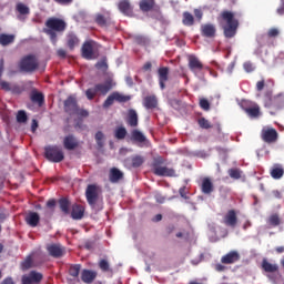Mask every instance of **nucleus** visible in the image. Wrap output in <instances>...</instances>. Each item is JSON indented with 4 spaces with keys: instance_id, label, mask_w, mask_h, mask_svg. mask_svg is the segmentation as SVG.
<instances>
[{
    "instance_id": "obj_1",
    "label": "nucleus",
    "mask_w": 284,
    "mask_h": 284,
    "mask_svg": "<svg viewBox=\"0 0 284 284\" xmlns=\"http://www.w3.org/2000/svg\"><path fill=\"white\" fill-rule=\"evenodd\" d=\"M65 30V22L61 19L51 18L47 21V29H44L45 34H48L52 43H57V33L63 32Z\"/></svg>"
},
{
    "instance_id": "obj_2",
    "label": "nucleus",
    "mask_w": 284,
    "mask_h": 284,
    "mask_svg": "<svg viewBox=\"0 0 284 284\" xmlns=\"http://www.w3.org/2000/svg\"><path fill=\"white\" fill-rule=\"evenodd\" d=\"M222 18L226 22L224 26V34L227 39H232L236 34V28H239V20L234 19V13L224 11Z\"/></svg>"
},
{
    "instance_id": "obj_3",
    "label": "nucleus",
    "mask_w": 284,
    "mask_h": 284,
    "mask_svg": "<svg viewBox=\"0 0 284 284\" xmlns=\"http://www.w3.org/2000/svg\"><path fill=\"white\" fill-rule=\"evenodd\" d=\"M111 88H114V81H112V78H109L104 83H100L94 88L88 89L85 94L89 101H92L98 92H100V94H108Z\"/></svg>"
},
{
    "instance_id": "obj_4",
    "label": "nucleus",
    "mask_w": 284,
    "mask_h": 284,
    "mask_svg": "<svg viewBox=\"0 0 284 284\" xmlns=\"http://www.w3.org/2000/svg\"><path fill=\"white\" fill-rule=\"evenodd\" d=\"M82 57L91 61L99 57V44L94 41H87L82 45Z\"/></svg>"
},
{
    "instance_id": "obj_5",
    "label": "nucleus",
    "mask_w": 284,
    "mask_h": 284,
    "mask_svg": "<svg viewBox=\"0 0 284 284\" xmlns=\"http://www.w3.org/2000/svg\"><path fill=\"white\" fill-rule=\"evenodd\" d=\"M64 110L68 114H75L77 116H88V111L79 109L77 99L70 97L64 101Z\"/></svg>"
},
{
    "instance_id": "obj_6",
    "label": "nucleus",
    "mask_w": 284,
    "mask_h": 284,
    "mask_svg": "<svg viewBox=\"0 0 284 284\" xmlns=\"http://www.w3.org/2000/svg\"><path fill=\"white\" fill-rule=\"evenodd\" d=\"M45 158L52 163H61V161L64 159L63 150H61L59 146H47Z\"/></svg>"
},
{
    "instance_id": "obj_7",
    "label": "nucleus",
    "mask_w": 284,
    "mask_h": 284,
    "mask_svg": "<svg viewBox=\"0 0 284 284\" xmlns=\"http://www.w3.org/2000/svg\"><path fill=\"white\" fill-rule=\"evenodd\" d=\"M37 68H39V60L34 55H27L20 61L22 72H34Z\"/></svg>"
},
{
    "instance_id": "obj_8",
    "label": "nucleus",
    "mask_w": 284,
    "mask_h": 284,
    "mask_svg": "<svg viewBox=\"0 0 284 284\" xmlns=\"http://www.w3.org/2000/svg\"><path fill=\"white\" fill-rule=\"evenodd\" d=\"M99 194H101V189L97 184L88 185L85 190V197L91 207H94L97 201H99Z\"/></svg>"
},
{
    "instance_id": "obj_9",
    "label": "nucleus",
    "mask_w": 284,
    "mask_h": 284,
    "mask_svg": "<svg viewBox=\"0 0 284 284\" xmlns=\"http://www.w3.org/2000/svg\"><path fill=\"white\" fill-rule=\"evenodd\" d=\"M241 108H242V110H244V112H246V114L251 119H256V118L261 116V108H258V104H256V103L244 100L241 103Z\"/></svg>"
},
{
    "instance_id": "obj_10",
    "label": "nucleus",
    "mask_w": 284,
    "mask_h": 284,
    "mask_svg": "<svg viewBox=\"0 0 284 284\" xmlns=\"http://www.w3.org/2000/svg\"><path fill=\"white\" fill-rule=\"evenodd\" d=\"M43 280V274L31 271L29 274L22 276V284H39Z\"/></svg>"
},
{
    "instance_id": "obj_11",
    "label": "nucleus",
    "mask_w": 284,
    "mask_h": 284,
    "mask_svg": "<svg viewBox=\"0 0 284 284\" xmlns=\"http://www.w3.org/2000/svg\"><path fill=\"white\" fill-rule=\"evenodd\" d=\"M262 139L265 143H274L278 139V132L270 126H264L262 130Z\"/></svg>"
},
{
    "instance_id": "obj_12",
    "label": "nucleus",
    "mask_w": 284,
    "mask_h": 284,
    "mask_svg": "<svg viewBox=\"0 0 284 284\" xmlns=\"http://www.w3.org/2000/svg\"><path fill=\"white\" fill-rule=\"evenodd\" d=\"M224 225L227 227H236V223H239V217H236V212L234 210L229 211L223 219Z\"/></svg>"
},
{
    "instance_id": "obj_13",
    "label": "nucleus",
    "mask_w": 284,
    "mask_h": 284,
    "mask_svg": "<svg viewBox=\"0 0 284 284\" xmlns=\"http://www.w3.org/2000/svg\"><path fill=\"white\" fill-rule=\"evenodd\" d=\"M159 83L161 90H165V82L170 79V69L162 67L158 70Z\"/></svg>"
},
{
    "instance_id": "obj_14",
    "label": "nucleus",
    "mask_w": 284,
    "mask_h": 284,
    "mask_svg": "<svg viewBox=\"0 0 284 284\" xmlns=\"http://www.w3.org/2000/svg\"><path fill=\"white\" fill-rule=\"evenodd\" d=\"M49 254L51 256H53L54 258H59L60 256H63L64 254V250L63 246H61V244H50L47 247Z\"/></svg>"
},
{
    "instance_id": "obj_15",
    "label": "nucleus",
    "mask_w": 284,
    "mask_h": 284,
    "mask_svg": "<svg viewBox=\"0 0 284 284\" xmlns=\"http://www.w3.org/2000/svg\"><path fill=\"white\" fill-rule=\"evenodd\" d=\"M154 174L156 176H176V172L168 166H155Z\"/></svg>"
},
{
    "instance_id": "obj_16",
    "label": "nucleus",
    "mask_w": 284,
    "mask_h": 284,
    "mask_svg": "<svg viewBox=\"0 0 284 284\" xmlns=\"http://www.w3.org/2000/svg\"><path fill=\"white\" fill-rule=\"evenodd\" d=\"M145 159L141 155H135L131 159V162H130V159L125 160L124 161V165L126 168H141V165H143Z\"/></svg>"
},
{
    "instance_id": "obj_17",
    "label": "nucleus",
    "mask_w": 284,
    "mask_h": 284,
    "mask_svg": "<svg viewBox=\"0 0 284 284\" xmlns=\"http://www.w3.org/2000/svg\"><path fill=\"white\" fill-rule=\"evenodd\" d=\"M239 258H241V255H239V252L232 251L222 257V263H225V264L236 263Z\"/></svg>"
},
{
    "instance_id": "obj_18",
    "label": "nucleus",
    "mask_w": 284,
    "mask_h": 284,
    "mask_svg": "<svg viewBox=\"0 0 284 284\" xmlns=\"http://www.w3.org/2000/svg\"><path fill=\"white\" fill-rule=\"evenodd\" d=\"M189 67L192 72H196V70H203V63L199 60V58L194 55L189 57Z\"/></svg>"
},
{
    "instance_id": "obj_19",
    "label": "nucleus",
    "mask_w": 284,
    "mask_h": 284,
    "mask_svg": "<svg viewBox=\"0 0 284 284\" xmlns=\"http://www.w3.org/2000/svg\"><path fill=\"white\" fill-rule=\"evenodd\" d=\"M262 270L267 272V274H276V272H278V264H272L267 260H263Z\"/></svg>"
},
{
    "instance_id": "obj_20",
    "label": "nucleus",
    "mask_w": 284,
    "mask_h": 284,
    "mask_svg": "<svg viewBox=\"0 0 284 284\" xmlns=\"http://www.w3.org/2000/svg\"><path fill=\"white\" fill-rule=\"evenodd\" d=\"M284 169L281 164H274L271 169V176L272 179L278 180L283 179Z\"/></svg>"
},
{
    "instance_id": "obj_21",
    "label": "nucleus",
    "mask_w": 284,
    "mask_h": 284,
    "mask_svg": "<svg viewBox=\"0 0 284 284\" xmlns=\"http://www.w3.org/2000/svg\"><path fill=\"white\" fill-rule=\"evenodd\" d=\"M40 219L41 217L39 216V213L31 212L27 215L26 221L31 227H37V225H39Z\"/></svg>"
},
{
    "instance_id": "obj_22",
    "label": "nucleus",
    "mask_w": 284,
    "mask_h": 284,
    "mask_svg": "<svg viewBox=\"0 0 284 284\" xmlns=\"http://www.w3.org/2000/svg\"><path fill=\"white\" fill-rule=\"evenodd\" d=\"M109 179L111 183H119L121 179H123V172H121L119 169L113 168L110 170Z\"/></svg>"
},
{
    "instance_id": "obj_23",
    "label": "nucleus",
    "mask_w": 284,
    "mask_h": 284,
    "mask_svg": "<svg viewBox=\"0 0 284 284\" xmlns=\"http://www.w3.org/2000/svg\"><path fill=\"white\" fill-rule=\"evenodd\" d=\"M118 7L120 12H122L123 14L132 13V4H130V0H121Z\"/></svg>"
},
{
    "instance_id": "obj_24",
    "label": "nucleus",
    "mask_w": 284,
    "mask_h": 284,
    "mask_svg": "<svg viewBox=\"0 0 284 284\" xmlns=\"http://www.w3.org/2000/svg\"><path fill=\"white\" fill-rule=\"evenodd\" d=\"M97 278V272L84 270L82 271V281L83 283H92Z\"/></svg>"
},
{
    "instance_id": "obj_25",
    "label": "nucleus",
    "mask_w": 284,
    "mask_h": 284,
    "mask_svg": "<svg viewBox=\"0 0 284 284\" xmlns=\"http://www.w3.org/2000/svg\"><path fill=\"white\" fill-rule=\"evenodd\" d=\"M83 214L84 210L82 209V206H79L77 204L73 205L71 216L72 219H74V221H81V219H83Z\"/></svg>"
},
{
    "instance_id": "obj_26",
    "label": "nucleus",
    "mask_w": 284,
    "mask_h": 284,
    "mask_svg": "<svg viewBox=\"0 0 284 284\" xmlns=\"http://www.w3.org/2000/svg\"><path fill=\"white\" fill-rule=\"evenodd\" d=\"M128 123L131 125V128H136L139 125V115L136 114V111H129Z\"/></svg>"
},
{
    "instance_id": "obj_27",
    "label": "nucleus",
    "mask_w": 284,
    "mask_h": 284,
    "mask_svg": "<svg viewBox=\"0 0 284 284\" xmlns=\"http://www.w3.org/2000/svg\"><path fill=\"white\" fill-rule=\"evenodd\" d=\"M201 30L204 37H214V34H216V28H214V24H203Z\"/></svg>"
},
{
    "instance_id": "obj_28",
    "label": "nucleus",
    "mask_w": 284,
    "mask_h": 284,
    "mask_svg": "<svg viewBox=\"0 0 284 284\" xmlns=\"http://www.w3.org/2000/svg\"><path fill=\"white\" fill-rule=\"evenodd\" d=\"M78 145L77 139L72 135L64 138L65 150H74Z\"/></svg>"
},
{
    "instance_id": "obj_29",
    "label": "nucleus",
    "mask_w": 284,
    "mask_h": 284,
    "mask_svg": "<svg viewBox=\"0 0 284 284\" xmlns=\"http://www.w3.org/2000/svg\"><path fill=\"white\" fill-rule=\"evenodd\" d=\"M132 141H136V143H145L146 139L143 132L139 130H133L131 133Z\"/></svg>"
},
{
    "instance_id": "obj_30",
    "label": "nucleus",
    "mask_w": 284,
    "mask_h": 284,
    "mask_svg": "<svg viewBox=\"0 0 284 284\" xmlns=\"http://www.w3.org/2000/svg\"><path fill=\"white\" fill-rule=\"evenodd\" d=\"M67 43L70 48V50H74L77 45H79V38L74 36V33H69L67 38Z\"/></svg>"
},
{
    "instance_id": "obj_31",
    "label": "nucleus",
    "mask_w": 284,
    "mask_h": 284,
    "mask_svg": "<svg viewBox=\"0 0 284 284\" xmlns=\"http://www.w3.org/2000/svg\"><path fill=\"white\" fill-rule=\"evenodd\" d=\"M154 8V0H142L140 2V9L142 12H150Z\"/></svg>"
},
{
    "instance_id": "obj_32",
    "label": "nucleus",
    "mask_w": 284,
    "mask_h": 284,
    "mask_svg": "<svg viewBox=\"0 0 284 284\" xmlns=\"http://www.w3.org/2000/svg\"><path fill=\"white\" fill-rule=\"evenodd\" d=\"M10 43H14V34H0L1 45H10Z\"/></svg>"
},
{
    "instance_id": "obj_33",
    "label": "nucleus",
    "mask_w": 284,
    "mask_h": 284,
    "mask_svg": "<svg viewBox=\"0 0 284 284\" xmlns=\"http://www.w3.org/2000/svg\"><path fill=\"white\" fill-rule=\"evenodd\" d=\"M144 108L148 110H152V108H156V97L150 95L144 99Z\"/></svg>"
},
{
    "instance_id": "obj_34",
    "label": "nucleus",
    "mask_w": 284,
    "mask_h": 284,
    "mask_svg": "<svg viewBox=\"0 0 284 284\" xmlns=\"http://www.w3.org/2000/svg\"><path fill=\"white\" fill-rule=\"evenodd\" d=\"M213 190V186H212V181H210V179H204L203 182H202V192L204 194H211Z\"/></svg>"
},
{
    "instance_id": "obj_35",
    "label": "nucleus",
    "mask_w": 284,
    "mask_h": 284,
    "mask_svg": "<svg viewBox=\"0 0 284 284\" xmlns=\"http://www.w3.org/2000/svg\"><path fill=\"white\" fill-rule=\"evenodd\" d=\"M59 205H60V210L64 214H70V201H68V199H61L59 201Z\"/></svg>"
},
{
    "instance_id": "obj_36",
    "label": "nucleus",
    "mask_w": 284,
    "mask_h": 284,
    "mask_svg": "<svg viewBox=\"0 0 284 284\" xmlns=\"http://www.w3.org/2000/svg\"><path fill=\"white\" fill-rule=\"evenodd\" d=\"M272 103L275 108H283L284 104V93L275 95L272 100Z\"/></svg>"
},
{
    "instance_id": "obj_37",
    "label": "nucleus",
    "mask_w": 284,
    "mask_h": 284,
    "mask_svg": "<svg viewBox=\"0 0 284 284\" xmlns=\"http://www.w3.org/2000/svg\"><path fill=\"white\" fill-rule=\"evenodd\" d=\"M31 101L33 103H38L39 105H41L43 103V94L42 93H39L37 91H33L31 93Z\"/></svg>"
},
{
    "instance_id": "obj_38",
    "label": "nucleus",
    "mask_w": 284,
    "mask_h": 284,
    "mask_svg": "<svg viewBox=\"0 0 284 284\" xmlns=\"http://www.w3.org/2000/svg\"><path fill=\"white\" fill-rule=\"evenodd\" d=\"M183 24L184 26H194V16H192L190 12L183 13Z\"/></svg>"
},
{
    "instance_id": "obj_39",
    "label": "nucleus",
    "mask_w": 284,
    "mask_h": 284,
    "mask_svg": "<svg viewBox=\"0 0 284 284\" xmlns=\"http://www.w3.org/2000/svg\"><path fill=\"white\" fill-rule=\"evenodd\" d=\"M113 94V99L114 101H118L119 103H125V101H130V97L129 95H123L121 93H112Z\"/></svg>"
},
{
    "instance_id": "obj_40",
    "label": "nucleus",
    "mask_w": 284,
    "mask_h": 284,
    "mask_svg": "<svg viewBox=\"0 0 284 284\" xmlns=\"http://www.w3.org/2000/svg\"><path fill=\"white\" fill-rule=\"evenodd\" d=\"M128 134V131L123 126H119L115 129V139H125V135Z\"/></svg>"
},
{
    "instance_id": "obj_41",
    "label": "nucleus",
    "mask_w": 284,
    "mask_h": 284,
    "mask_svg": "<svg viewBox=\"0 0 284 284\" xmlns=\"http://www.w3.org/2000/svg\"><path fill=\"white\" fill-rule=\"evenodd\" d=\"M17 10L20 14H30V9L28 8V6L23 3H18Z\"/></svg>"
},
{
    "instance_id": "obj_42",
    "label": "nucleus",
    "mask_w": 284,
    "mask_h": 284,
    "mask_svg": "<svg viewBox=\"0 0 284 284\" xmlns=\"http://www.w3.org/2000/svg\"><path fill=\"white\" fill-rule=\"evenodd\" d=\"M17 121H18V123H26V121H28V114H26V111L18 112Z\"/></svg>"
},
{
    "instance_id": "obj_43",
    "label": "nucleus",
    "mask_w": 284,
    "mask_h": 284,
    "mask_svg": "<svg viewBox=\"0 0 284 284\" xmlns=\"http://www.w3.org/2000/svg\"><path fill=\"white\" fill-rule=\"evenodd\" d=\"M105 139V135L103 134V132L99 131L97 134H95V141L99 145V148H103V141Z\"/></svg>"
},
{
    "instance_id": "obj_44",
    "label": "nucleus",
    "mask_w": 284,
    "mask_h": 284,
    "mask_svg": "<svg viewBox=\"0 0 284 284\" xmlns=\"http://www.w3.org/2000/svg\"><path fill=\"white\" fill-rule=\"evenodd\" d=\"M243 68L245 72H254L256 70V65H254V63H252L251 61L244 62Z\"/></svg>"
},
{
    "instance_id": "obj_45",
    "label": "nucleus",
    "mask_w": 284,
    "mask_h": 284,
    "mask_svg": "<svg viewBox=\"0 0 284 284\" xmlns=\"http://www.w3.org/2000/svg\"><path fill=\"white\" fill-rule=\"evenodd\" d=\"M70 275L74 276L77 278V276H79V272H81V265L77 264L70 267Z\"/></svg>"
},
{
    "instance_id": "obj_46",
    "label": "nucleus",
    "mask_w": 284,
    "mask_h": 284,
    "mask_svg": "<svg viewBox=\"0 0 284 284\" xmlns=\"http://www.w3.org/2000/svg\"><path fill=\"white\" fill-rule=\"evenodd\" d=\"M22 270H30L32 267V257L28 256L21 264Z\"/></svg>"
},
{
    "instance_id": "obj_47",
    "label": "nucleus",
    "mask_w": 284,
    "mask_h": 284,
    "mask_svg": "<svg viewBox=\"0 0 284 284\" xmlns=\"http://www.w3.org/2000/svg\"><path fill=\"white\" fill-rule=\"evenodd\" d=\"M229 174L231 179H241V171H239L237 169H231L229 171Z\"/></svg>"
},
{
    "instance_id": "obj_48",
    "label": "nucleus",
    "mask_w": 284,
    "mask_h": 284,
    "mask_svg": "<svg viewBox=\"0 0 284 284\" xmlns=\"http://www.w3.org/2000/svg\"><path fill=\"white\" fill-rule=\"evenodd\" d=\"M114 101H115L114 95L113 94L109 95L103 103V108H110V105L114 104Z\"/></svg>"
},
{
    "instance_id": "obj_49",
    "label": "nucleus",
    "mask_w": 284,
    "mask_h": 284,
    "mask_svg": "<svg viewBox=\"0 0 284 284\" xmlns=\"http://www.w3.org/2000/svg\"><path fill=\"white\" fill-rule=\"evenodd\" d=\"M270 224L271 225H280L281 224V219H278V215L273 214L270 216Z\"/></svg>"
},
{
    "instance_id": "obj_50",
    "label": "nucleus",
    "mask_w": 284,
    "mask_h": 284,
    "mask_svg": "<svg viewBox=\"0 0 284 284\" xmlns=\"http://www.w3.org/2000/svg\"><path fill=\"white\" fill-rule=\"evenodd\" d=\"M199 125H200V128H204L205 130H207L209 128H211L210 121H207L205 118H201V119L199 120Z\"/></svg>"
},
{
    "instance_id": "obj_51",
    "label": "nucleus",
    "mask_w": 284,
    "mask_h": 284,
    "mask_svg": "<svg viewBox=\"0 0 284 284\" xmlns=\"http://www.w3.org/2000/svg\"><path fill=\"white\" fill-rule=\"evenodd\" d=\"M95 21L97 23H99V26H105V16L98 13L95 17Z\"/></svg>"
},
{
    "instance_id": "obj_52",
    "label": "nucleus",
    "mask_w": 284,
    "mask_h": 284,
    "mask_svg": "<svg viewBox=\"0 0 284 284\" xmlns=\"http://www.w3.org/2000/svg\"><path fill=\"white\" fill-rule=\"evenodd\" d=\"M99 265L102 272H108V270H110V264L105 260H101Z\"/></svg>"
},
{
    "instance_id": "obj_53",
    "label": "nucleus",
    "mask_w": 284,
    "mask_h": 284,
    "mask_svg": "<svg viewBox=\"0 0 284 284\" xmlns=\"http://www.w3.org/2000/svg\"><path fill=\"white\" fill-rule=\"evenodd\" d=\"M267 34L271 38H274V37H278V34H281V31L276 28H272L268 30Z\"/></svg>"
},
{
    "instance_id": "obj_54",
    "label": "nucleus",
    "mask_w": 284,
    "mask_h": 284,
    "mask_svg": "<svg viewBox=\"0 0 284 284\" xmlns=\"http://www.w3.org/2000/svg\"><path fill=\"white\" fill-rule=\"evenodd\" d=\"M200 106L202 110H210V102L205 99L200 100Z\"/></svg>"
},
{
    "instance_id": "obj_55",
    "label": "nucleus",
    "mask_w": 284,
    "mask_h": 284,
    "mask_svg": "<svg viewBox=\"0 0 284 284\" xmlns=\"http://www.w3.org/2000/svg\"><path fill=\"white\" fill-rule=\"evenodd\" d=\"M155 201L158 203H163L165 201V197H163V195H161V193H156L155 194Z\"/></svg>"
},
{
    "instance_id": "obj_56",
    "label": "nucleus",
    "mask_w": 284,
    "mask_h": 284,
    "mask_svg": "<svg viewBox=\"0 0 284 284\" xmlns=\"http://www.w3.org/2000/svg\"><path fill=\"white\" fill-rule=\"evenodd\" d=\"M0 85L2 90H10V83L6 81H0Z\"/></svg>"
},
{
    "instance_id": "obj_57",
    "label": "nucleus",
    "mask_w": 284,
    "mask_h": 284,
    "mask_svg": "<svg viewBox=\"0 0 284 284\" xmlns=\"http://www.w3.org/2000/svg\"><path fill=\"white\" fill-rule=\"evenodd\" d=\"M57 53H58V57H60L61 59H65L67 57V52L63 49H59Z\"/></svg>"
},
{
    "instance_id": "obj_58",
    "label": "nucleus",
    "mask_w": 284,
    "mask_h": 284,
    "mask_svg": "<svg viewBox=\"0 0 284 284\" xmlns=\"http://www.w3.org/2000/svg\"><path fill=\"white\" fill-rule=\"evenodd\" d=\"M263 88H265V82L264 81H258L256 83V90H258V92H261V90H263Z\"/></svg>"
},
{
    "instance_id": "obj_59",
    "label": "nucleus",
    "mask_w": 284,
    "mask_h": 284,
    "mask_svg": "<svg viewBox=\"0 0 284 284\" xmlns=\"http://www.w3.org/2000/svg\"><path fill=\"white\" fill-rule=\"evenodd\" d=\"M180 196H182V199H187V193L185 192V186L181 187L180 189Z\"/></svg>"
},
{
    "instance_id": "obj_60",
    "label": "nucleus",
    "mask_w": 284,
    "mask_h": 284,
    "mask_svg": "<svg viewBox=\"0 0 284 284\" xmlns=\"http://www.w3.org/2000/svg\"><path fill=\"white\" fill-rule=\"evenodd\" d=\"M129 152H132V150L125 149V148L120 149V154H121L122 156H125V154H128Z\"/></svg>"
},
{
    "instance_id": "obj_61",
    "label": "nucleus",
    "mask_w": 284,
    "mask_h": 284,
    "mask_svg": "<svg viewBox=\"0 0 284 284\" xmlns=\"http://www.w3.org/2000/svg\"><path fill=\"white\" fill-rule=\"evenodd\" d=\"M97 68H99L100 70L102 69H105L106 67H108V64H105V62L104 61H101V62H98L97 64Z\"/></svg>"
},
{
    "instance_id": "obj_62",
    "label": "nucleus",
    "mask_w": 284,
    "mask_h": 284,
    "mask_svg": "<svg viewBox=\"0 0 284 284\" xmlns=\"http://www.w3.org/2000/svg\"><path fill=\"white\" fill-rule=\"evenodd\" d=\"M1 284H14V281L12 280V277H7L2 281Z\"/></svg>"
},
{
    "instance_id": "obj_63",
    "label": "nucleus",
    "mask_w": 284,
    "mask_h": 284,
    "mask_svg": "<svg viewBox=\"0 0 284 284\" xmlns=\"http://www.w3.org/2000/svg\"><path fill=\"white\" fill-rule=\"evenodd\" d=\"M54 205H57V201H54V200H49L47 202V206L50 207V209L54 207Z\"/></svg>"
},
{
    "instance_id": "obj_64",
    "label": "nucleus",
    "mask_w": 284,
    "mask_h": 284,
    "mask_svg": "<svg viewBox=\"0 0 284 284\" xmlns=\"http://www.w3.org/2000/svg\"><path fill=\"white\" fill-rule=\"evenodd\" d=\"M135 41H136V43L143 44V43H145V38H143V37H141V36H138V37L135 38Z\"/></svg>"
}]
</instances>
